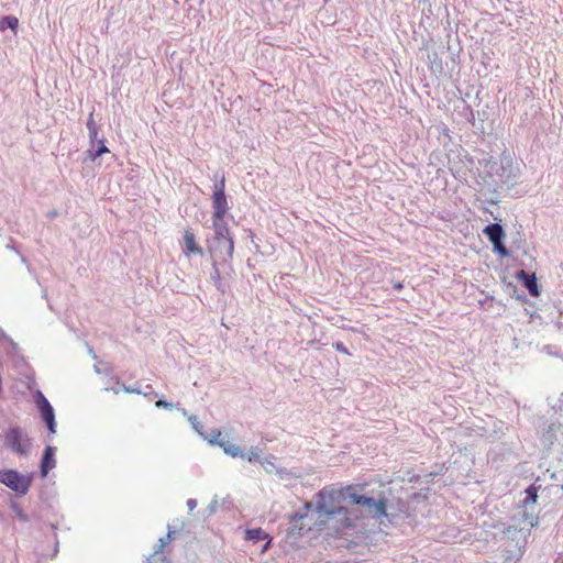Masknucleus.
<instances>
[{
    "label": "nucleus",
    "instance_id": "5701e85b",
    "mask_svg": "<svg viewBox=\"0 0 563 563\" xmlns=\"http://www.w3.org/2000/svg\"><path fill=\"white\" fill-rule=\"evenodd\" d=\"M245 457L250 462H260L263 460L261 459L262 450L258 446H252L247 453H244Z\"/></svg>",
    "mask_w": 563,
    "mask_h": 563
},
{
    "label": "nucleus",
    "instance_id": "c756f323",
    "mask_svg": "<svg viewBox=\"0 0 563 563\" xmlns=\"http://www.w3.org/2000/svg\"><path fill=\"white\" fill-rule=\"evenodd\" d=\"M306 517H307V514H306V512H302V514H301V512H296V514H294V515L291 516L290 521L294 523V527H297V522H298L299 520L305 519Z\"/></svg>",
    "mask_w": 563,
    "mask_h": 563
},
{
    "label": "nucleus",
    "instance_id": "4468645a",
    "mask_svg": "<svg viewBox=\"0 0 563 563\" xmlns=\"http://www.w3.org/2000/svg\"><path fill=\"white\" fill-rule=\"evenodd\" d=\"M184 242H185V253L187 255L190 253H196V254L202 255V249L197 245L195 234L191 230L185 231Z\"/></svg>",
    "mask_w": 563,
    "mask_h": 563
},
{
    "label": "nucleus",
    "instance_id": "a19ab883",
    "mask_svg": "<svg viewBox=\"0 0 563 563\" xmlns=\"http://www.w3.org/2000/svg\"><path fill=\"white\" fill-rule=\"evenodd\" d=\"M395 288H396V289H401V288H402V285H401V284H397V285H395Z\"/></svg>",
    "mask_w": 563,
    "mask_h": 563
},
{
    "label": "nucleus",
    "instance_id": "a211bd4d",
    "mask_svg": "<svg viewBox=\"0 0 563 563\" xmlns=\"http://www.w3.org/2000/svg\"><path fill=\"white\" fill-rule=\"evenodd\" d=\"M538 499V489L534 485H530L526 489V498L523 499V505L529 508L530 505H534Z\"/></svg>",
    "mask_w": 563,
    "mask_h": 563
},
{
    "label": "nucleus",
    "instance_id": "f8f14e48",
    "mask_svg": "<svg viewBox=\"0 0 563 563\" xmlns=\"http://www.w3.org/2000/svg\"><path fill=\"white\" fill-rule=\"evenodd\" d=\"M483 232L492 244L504 240L505 236L504 229L499 223L488 224Z\"/></svg>",
    "mask_w": 563,
    "mask_h": 563
},
{
    "label": "nucleus",
    "instance_id": "39448f33",
    "mask_svg": "<svg viewBox=\"0 0 563 563\" xmlns=\"http://www.w3.org/2000/svg\"><path fill=\"white\" fill-rule=\"evenodd\" d=\"M4 444L14 453L26 456L31 450V439L20 427H11L4 435Z\"/></svg>",
    "mask_w": 563,
    "mask_h": 563
},
{
    "label": "nucleus",
    "instance_id": "393cba45",
    "mask_svg": "<svg viewBox=\"0 0 563 563\" xmlns=\"http://www.w3.org/2000/svg\"><path fill=\"white\" fill-rule=\"evenodd\" d=\"M10 507L20 521H22V522L29 521V519H30L29 516L23 511V509L21 508V506L19 504L12 501Z\"/></svg>",
    "mask_w": 563,
    "mask_h": 563
},
{
    "label": "nucleus",
    "instance_id": "9b49d317",
    "mask_svg": "<svg viewBox=\"0 0 563 563\" xmlns=\"http://www.w3.org/2000/svg\"><path fill=\"white\" fill-rule=\"evenodd\" d=\"M517 277L522 282L531 296L536 297L539 295L538 283L534 274H529L526 271H519L517 273Z\"/></svg>",
    "mask_w": 563,
    "mask_h": 563
},
{
    "label": "nucleus",
    "instance_id": "c85d7f7f",
    "mask_svg": "<svg viewBox=\"0 0 563 563\" xmlns=\"http://www.w3.org/2000/svg\"><path fill=\"white\" fill-rule=\"evenodd\" d=\"M274 457L271 456V457H265L261 461V464L263 465V467L267 471V472H272L276 466H275V463H274Z\"/></svg>",
    "mask_w": 563,
    "mask_h": 563
},
{
    "label": "nucleus",
    "instance_id": "9d476101",
    "mask_svg": "<svg viewBox=\"0 0 563 563\" xmlns=\"http://www.w3.org/2000/svg\"><path fill=\"white\" fill-rule=\"evenodd\" d=\"M55 448L54 446H46L44 452H43V456H42V461H41V476L42 477H46L49 470L54 468L55 465H56V460H55Z\"/></svg>",
    "mask_w": 563,
    "mask_h": 563
},
{
    "label": "nucleus",
    "instance_id": "2f4dec72",
    "mask_svg": "<svg viewBox=\"0 0 563 563\" xmlns=\"http://www.w3.org/2000/svg\"><path fill=\"white\" fill-rule=\"evenodd\" d=\"M333 347L341 353L350 355L349 350L345 347V345L342 342H335L333 343Z\"/></svg>",
    "mask_w": 563,
    "mask_h": 563
},
{
    "label": "nucleus",
    "instance_id": "cd10ccee",
    "mask_svg": "<svg viewBox=\"0 0 563 563\" xmlns=\"http://www.w3.org/2000/svg\"><path fill=\"white\" fill-rule=\"evenodd\" d=\"M189 422L191 423L192 428L201 435H203L202 433V428L203 426L201 424V422L198 420V418L196 416H190L188 418Z\"/></svg>",
    "mask_w": 563,
    "mask_h": 563
},
{
    "label": "nucleus",
    "instance_id": "e433bc0d",
    "mask_svg": "<svg viewBox=\"0 0 563 563\" xmlns=\"http://www.w3.org/2000/svg\"><path fill=\"white\" fill-rule=\"evenodd\" d=\"M187 507L189 508V510H194L197 507V500L194 498H189L187 500Z\"/></svg>",
    "mask_w": 563,
    "mask_h": 563
},
{
    "label": "nucleus",
    "instance_id": "473e14b6",
    "mask_svg": "<svg viewBox=\"0 0 563 563\" xmlns=\"http://www.w3.org/2000/svg\"><path fill=\"white\" fill-rule=\"evenodd\" d=\"M156 407L165 408V409H169L170 410L173 408V404L168 402L166 400L159 399V400L156 401Z\"/></svg>",
    "mask_w": 563,
    "mask_h": 563
},
{
    "label": "nucleus",
    "instance_id": "f3484780",
    "mask_svg": "<svg viewBox=\"0 0 563 563\" xmlns=\"http://www.w3.org/2000/svg\"><path fill=\"white\" fill-rule=\"evenodd\" d=\"M245 533L246 539L255 543L268 538V534L261 528L249 529Z\"/></svg>",
    "mask_w": 563,
    "mask_h": 563
},
{
    "label": "nucleus",
    "instance_id": "20e7f679",
    "mask_svg": "<svg viewBox=\"0 0 563 563\" xmlns=\"http://www.w3.org/2000/svg\"><path fill=\"white\" fill-rule=\"evenodd\" d=\"M33 474H21L15 470L4 468L0 471V483L24 496L29 493L32 485Z\"/></svg>",
    "mask_w": 563,
    "mask_h": 563
},
{
    "label": "nucleus",
    "instance_id": "37998d69",
    "mask_svg": "<svg viewBox=\"0 0 563 563\" xmlns=\"http://www.w3.org/2000/svg\"><path fill=\"white\" fill-rule=\"evenodd\" d=\"M561 404H562V407H563V394H562V398H561Z\"/></svg>",
    "mask_w": 563,
    "mask_h": 563
},
{
    "label": "nucleus",
    "instance_id": "4c0bfd02",
    "mask_svg": "<svg viewBox=\"0 0 563 563\" xmlns=\"http://www.w3.org/2000/svg\"><path fill=\"white\" fill-rule=\"evenodd\" d=\"M124 390L126 393H136V394H140L141 391L139 389H135V388H131V387H125Z\"/></svg>",
    "mask_w": 563,
    "mask_h": 563
},
{
    "label": "nucleus",
    "instance_id": "bb28decb",
    "mask_svg": "<svg viewBox=\"0 0 563 563\" xmlns=\"http://www.w3.org/2000/svg\"><path fill=\"white\" fill-rule=\"evenodd\" d=\"M493 249H494V252L498 253L503 257H506L509 255V252L504 244V240L493 243Z\"/></svg>",
    "mask_w": 563,
    "mask_h": 563
},
{
    "label": "nucleus",
    "instance_id": "aec40b11",
    "mask_svg": "<svg viewBox=\"0 0 563 563\" xmlns=\"http://www.w3.org/2000/svg\"><path fill=\"white\" fill-rule=\"evenodd\" d=\"M18 24H19L18 18H15L13 15H7L0 20V30L4 31L7 29H11L14 31L18 27Z\"/></svg>",
    "mask_w": 563,
    "mask_h": 563
},
{
    "label": "nucleus",
    "instance_id": "72a5a7b5",
    "mask_svg": "<svg viewBox=\"0 0 563 563\" xmlns=\"http://www.w3.org/2000/svg\"><path fill=\"white\" fill-rule=\"evenodd\" d=\"M2 340L8 341V343H9L12 347H15V343L13 342V340H12V339H10V338L5 334V332H4L2 329H0V342H1Z\"/></svg>",
    "mask_w": 563,
    "mask_h": 563
},
{
    "label": "nucleus",
    "instance_id": "4be33fe9",
    "mask_svg": "<svg viewBox=\"0 0 563 563\" xmlns=\"http://www.w3.org/2000/svg\"><path fill=\"white\" fill-rule=\"evenodd\" d=\"M35 404L40 412L45 410L46 408L52 407L47 398L40 390H37L35 394Z\"/></svg>",
    "mask_w": 563,
    "mask_h": 563
},
{
    "label": "nucleus",
    "instance_id": "1a4fd4ad",
    "mask_svg": "<svg viewBox=\"0 0 563 563\" xmlns=\"http://www.w3.org/2000/svg\"><path fill=\"white\" fill-rule=\"evenodd\" d=\"M500 183L509 186L512 185L517 178L516 168L508 158H503L499 168L496 170Z\"/></svg>",
    "mask_w": 563,
    "mask_h": 563
},
{
    "label": "nucleus",
    "instance_id": "c9c22d12",
    "mask_svg": "<svg viewBox=\"0 0 563 563\" xmlns=\"http://www.w3.org/2000/svg\"><path fill=\"white\" fill-rule=\"evenodd\" d=\"M96 128H97V125H96V123L93 121V114L90 113L89 118H88V121H87V129H88V131H92Z\"/></svg>",
    "mask_w": 563,
    "mask_h": 563
},
{
    "label": "nucleus",
    "instance_id": "423d86ee",
    "mask_svg": "<svg viewBox=\"0 0 563 563\" xmlns=\"http://www.w3.org/2000/svg\"><path fill=\"white\" fill-rule=\"evenodd\" d=\"M214 178L217 179V181L214 183V186H213V196H212L213 216L212 217L220 219V218H224L229 210L228 200H227V196L224 192L225 178H224V175H221L219 178L218 173L214 175Z\"/></svg>",
    "mask_w": 563,
    "mask_h": 563
},
{
    "label": "nucleus",
    "instance_id": "dca6fc26",
    "mask_svg": "<svg viewBox=\"0 0 563 563\" xmlns=\"http://www.w3.org/2000/svg\"><path fill=\"white\" fill-rule=\"evenodd\" d=\"M206 440L212 445H218L220 448L224 446L225 438L222 435V432L218 429H212L208 437H205Z\"/></svg>",
    "mask_w": 563,
    "mask_h": 563
},
{
    "label": "nucleus",
    "instance_id": "ea45409f",
    "mask_svg": "<svg viewBox=\"0 0 563 563\" xmlns=\"http://www.w3.org/2000/svg\"><path fill=\"white\" fill-rule=\"evenodd\" d=\"M95 371H96V373H98V374H100V373H101L100 367H98V365H95Z\"/></svg>",
    "mask_w": 563,
    "mask_h": 563
},
{
    "label": "nucleus",
    "instance_id": "6e6552de",
    "mask_svg": "<svg viewBox=\"0 0 563 563\" xmlns=\"http://www.w3.org/2000/svg\"><path fill=\"white\" fill-rule=\"evenodd\" d=\"M511 526L515 530L530 531L531 528L538 525V518L533 514V509L529 510L528 507L521 506L511 517Z\"/></svg>",
    "mask_w": 563,
    "mask_h": 563
},
{
    "label": "nucleus",
    "instance_id": "f704fd0d",
    "mask_svg": "<svg viewBox=\"0 0 563 563\" xmlns=\"http://www.w3.org/2000/svg\"><path fill=\"white\" fill-rule=\"evenodd\" d=\"M89 133V139H90V142H91V145L95 146V143L98 142L97 141V135H98V129H93L92 131H88Z\"/></svg>",
    "mask_w": 563,
    "mask_h": 563
},
{
    "label": "nucleus",
    "instance_id": "f257e3e1",
    "mask_svg": "<svg viewBox=\"0 0 563 563\" xmlns=\"http://www.w3.org/2000/svg\"><path fill=\"white\" fill-rule=\"evenodd\" d=\"M343 500L351 505L357 506L362 512L375 520L389 518L387 512V499L384 493L376 495H367L363 493V488L356 486H346L341 488Z\"/></svg>",
    "mask_w": 563,
    "mask_h": 563
},
{
    "label": "nucleus",
    "instance_id": "2eb2a0df",
    "mask_svg": "<svg viewBox=\"0 0 563 563\" xmlns=\"http://www.w3.org/2000/svg\"><path fill=\"white\" fill-rule=\"evenodd\" d=\"M42 419L46 423L48 430L51 433L56 432V421H55V413L53 407L46 408L45 410L41 411Z\"/></svg>",
    "mask_w": 563,
    "mask_h": 563
},
{
    "label": "nucleus",
    "instance_id": "0eeeda50",
    "mask_svg": "<svg viewBox=\"0 0 563 563\" xmlns=\"http://www.w3.org/2000/svg\"><path fill=\"white\" fill-rule=\"evenodd\" d=\"M208 250L211 257L223 264H227L233 255L234 242L233 240H216L211 239L208 241Z\"/></svg>",
    "mask_w": 563,
    "mask_h": 563
},
{
    "label": "nucleus",
    "instance_id": "58836bf2",
    "mask_svg": "<svg viewBox=\"0 0 563 563\" xmlns=\"http://www.w3.org/2000/svg\"><path fill=\"white\" fill-rule=\"evenodd\" d=\"M89 353H90V355L92 356V358H95V360L97 358V355H96V353L92 351V349H90V350H89Z\"/></svg>",
    "mask_w": 563,
    "mask_h": 563
},
{
    "label": "nucleus",
    "instance_id": "b1692460",
    "mask_svg": "<svg viewBox=\"0 0 563 563\" xmlns=\"http://www.w3.org/2000/svg\"><path fill=\"white\" fill-rule=\"evenodd\" d=\"M219 264H222V263L217 261V260L213 261V263H212V272L210 274L211 279L214 282V284L218 287V289L221 288V275H220V271L218 268Z\"/></svg>",
    "mask_w": 563,
    "mask_h": 563
},
{
    "label": "nucleus",
    "instance_id": "7ed1b4c3",
    "mask_svg": "<svg viewBox=\"0 0 563 563\" xmlns=\"http://www.w3.org/2000/svg\"><path fill=\"white\" fill-rule=\"evenodd\" d=\"M341 510L342 514H335L333 518L324 520V525H322L325 529L333 531L338 537L347 536L349 531L355 529L356 521L358 520V516L355 515L354 510L347 507H343Z\"/></svg>",
    "mask_w": 563,
    "mask_h": 563
},
{
    "label": "nucleus",
    "instance_id": "a878e982",
    "mask_svg": "<svg viewBox=\"0 0 563 563\" xmlns=\"http://www.w3.org/2000/svg\"><path fill=\"white\" fill-rule=\"evenodd\" d=\"M212 227L214 232H229L227 223L224 222V218H216L212 217Z\"/></svg>",
    "mask_w": 563,
    "mask_h": 563
},
{
    "label": "nucleus",
    "instance_id": "7c9ffc66",
    "mask_svg": "<svg viewBox=\"0 0 563 563\" xmlns=\"http://www.w3.org/2000/svg\"><path fill=\"white\" fill-rule=\"evenodd\" d=\"M212 239L216 240H233V238L230 235V232H214V236Z\"/></svg>",
    "mask_w": 563,
    "mask_h": 563
},
{
    "label": "nucleus",
    "instance_id": "f03ea898",
    "mask_svg": "<svg viewBox=\"0 0 563 563\" xmlns=\"http://www.w3.org/2000/svg\"><path fill=\"white\" fill-rule=\"evenodd\" d=\"M343 498L341 489L323 488L316 495L314 510L318 514L320 525H324V520H329L335 514H342V508L339 504V498Z\"/></svg>",
    "mask_w": 563,
    "mask_h": 563
},
{
    "label": "nucleus",
    "instance_id": "79ce46f5",
    "mask_svg": "<svg viewBox=\"0 0 563 563\" xmlns=\"http://www.w3.org/2000/svg\"><path fill=\"white\" fill-rule=\"evenodd\" d=\"M269 543H271V541L268 540V541L266 542V544L264 545V550H266V549L268 548Z\"/></svg>",
    "mask_w": 563,
    "mask_h": 563
},
{
    "label": "nucleus",
    "instance_id": "6ab92c4d",
    "mask_svg": "<svg viewBox=\"0 0 563 563\" xmlns=\"http://www.w3.org/2000/svg\"><path fill=\"white\" fill-rule=\"evenodd\" d=\"M223 452L227 455H230L232 457L241 456L242 459L245 457V454L241 451L240 446L235 444H231L228 441L224 442V446L221 448Z\"/></svg>",
    "mask_w": 563,
    "mask_h": 563
},
{
    "label": "nucleus",
    "instance_id": "ddd939ff",
    "mask_svg": "<svg viewBox=\"0 0 563 563\" xmlns=\"http://www.w3.org/2000/svg\"><path fill=\"white\" fill-rule=\"evenodd\" d=\"M174 532L170 530V528L168 527V533L166 536V538H161L159 539V548L158 550H156L154 552V554L152 555V561L151 563H170L169 560H167V558L164 555L163 553V548L167 544V542L172 539V534Z\"/></svg>",
    "mask_w": 563,
    "mask_h": 563
},
{
    "label": "nucleus",
    "instance_id": "412c9836",
    "mask_svg": "<svg viewBox=\"0 0 563 563\" xmlns=\"http://www.w3.org/2000/svg\"><path fill=\"white\" fill-rule=\"evenodd\" d=\"M109 150L108 147L104 145V142L103 140H99L97 142V148H95V146H92L91 150L88 151V154H89V157L95 161L97 157H99L100 155L104 154V153H108Z\"/></svg>",
    "mask_w": 563,
    "mask_h": 563
}]
</instances>
